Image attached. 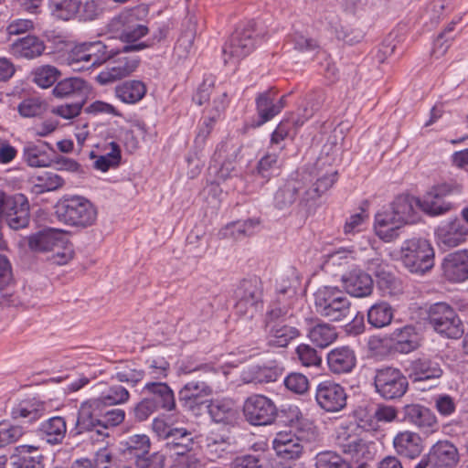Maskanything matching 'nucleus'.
<instances>
[{"mask_svg":"<svg viewBox=\"0 0 468 468\" xmlns=\"http://www.w3.org/2000/svg\"><path fill=\"white\" fill-rule=\"evenodd\" d=\"M170 365L164 357L148 360L147 375L155 380H161L167 377Z\"/></svg>","mask_w":468,"mask_h":468,"instance_id":"64","label":"nucleus"},{"mask_svg":"<svg viewBox=\"0 0 468 468\" xmlns=\"http://www.w3.org/2000/svg\"><path fill=\"white\" fill-rule=\"evenodd\" d=\"M24 158L27 165L32 167H44L50 164L48 154L41 147L35 144L25 147Z\"/></svg>","mask_w":468,"mask_h":468,"instance_id":"55","label":"nucleus"},{"mask_svg":"<svg viewBox=\"0 0 468 468\" xmlns=\"http://www.w3.org/2000/svg\"><path fill=\"white\" fill-rule=\"evenodd\" d=\"M266 330L267 344L271 347H285L292 340L300 335L296 327L278 322L271 324L269 327H266Z\"/></svg>","mask_w":468,"mask_h":468,"instance_id":"34","label":"nucleus"},{"mask_svg":"<svg viewBox=\"0 0 468 468\" xmlns=\"http://www.w3.org/2000/svg\"><path fill=\"white\" fill-rule=\"evenodd\" d=\"M100 402L103 408L107 406H115L124 404L130 399V392L128 389L121 385L115 384L109 386L106 389L102 390L98 398H94Z\"/></svg>","mask_w":468,"mask_h":468,"instance_id":"45","label":"nucleus"},{"mask_svg":"<svg viewBox=\"0 0 468 468\" xmlns=\"http://www.w3.org/2000/svg\"><path fill=\"white\" fill-rule=\"evenodd\" d=\"M444 277L453 282L468 280V250H462L448 254L442 262Z\"/></svg>","mask_w":468,"mask_h":468,"instance_id":"21","label":"nucleus"},{"mask_svg":"<svg viewBox=\"0 0 468 468\" xmlns=\"http://www.w3.org/2000/svg\"><path fill=\"white\" fill-rule=\"evenodd\" d=\"M428 323L440 335L457 339L463 334V325L455 310L446 303H436L428 311Z\"/></svg>","mask_w":468,"mask_h":468,"instance_id":"12","label":"nucleus"},{"mask_svg":"<svg viewBox=\"0 0 468 468\" xmlns=\"http://www.w3.org/2000/svg\"><path fill=\"white\" fill-rule=\"evenodd\" d=\"M122 452L124 455L133 457L135 460L149 452L151 442L145 434H134L122 443Z\"/></svg>","mask_w":468,"mask_h":468,"instance_id":"42","label":"nucleus"},{"mask_svg":"<svg viewBox=\"0 0 468 468\" xmlns=\"http://www.w3.org/2000/svg\"><path fill=\"white\" fill-rule=\"evenodd\" d=\"M55 215L60 222L66 225L85 229L95 223L97 209L87 198L73 196L57 203Z\"/></svg>","mask_w":468,"mask_h":468,"instance_id":"6","label":"nucleus"},{"mask_svg":"<svg viewBox=\"0 0 468 468\" xmlns=\"http://www.w3.org/2000/svg\"><path fill=\"white\" fill-rule=\"evenodd\" d=\"M467 235V227L458 218L444 222L436 229L438 244L446 249L459 246Z\"/></svg>","mask_w":468,"mask_h":468,"instance_id":"20","label":"nucleus"},{"mask_svg":"<svg viewBox=\"0 0 468 468\" xmlns=\"http://www.w3.org/2000/svg\"><path fill=\"white\" fill-rule=\"evenodd\" d=\"M303 184L297 179H289L278 188L274 195L273 203L276 208L285 209L290 207L299 196Z\"/></svg>","mask_w":468,"mask_h":468,"instance_id":"39","label":"nucleus"},{"mask_svg":"<svg viewBox=\"0 0 468 468\" xmlns=\"http://www.w3.org/2000/svg\"><path fill=\"white\" fill-rule=\"evenodd\" d=\"M463 185L457 179H449L430 186L417 198L418 207L430 217L445 215L455 207L451 199L463 194Z\"/></svg>","mask_w":468,"mask_h":468,"instance_id":"4","label":"nucleus"},{"mask_svg":"<svg viewBox=\"0 0 468 468\" xmlns=\"http://www.w3.org/2000/svg\"><path fill=\"white\" fill-rule=\"evenodd\" d=\"M299 302L297 297H292L284 294L277 293L275 300H273L266 312L264 324L265 327H269L271 324L277 323L278 321H285L287 318L292 317V309Z\"/></svg>","mask_w":468,"mask_h":468,"instance_id":"23","label":"nucleus"},{"mask_svg":"<svg viewBox=\"0 0 468 468\" xmlns=\"http://www.w3.org/2000/svg\"><path fill=\"white\" fill-rule=\"evenodd\" d=\"M400 420L415 426L426 435L439 431V423L435 414L427 407L411 403L402 407L399 412Z\"/></svg>","mask_w":468,"mask_h":468,"instance_id":"16","label":"nucleus"},{"mask_svg":"<svg viewBox=\"0 0 468 468\" xmlns=\"http://www.w3.org/2000/svg\"><path fill=\"white\" fill-rule=\"evenodd\" d=\"M343 282L346 292L355 297L367 296L373 290L371 275L360 270H354L344 276Z\"/></svg>","mask_w":468,"mask_h":468,"instance_id":"29","label":"nucleus"},{"mask_svg":"<svg viewBox=\"0 0 468 468\" xmlns=\"http://www.w3.org/2000/svg\"><path fill=\"white\" fill-rule=\"evenodd\" d=\"M295 353L300 363L304 367H319L322 363V357L317 350L307 344L299 345Z\"/></svg>","mask_w":468,"mask_h":468,"instance_id":"57","label":"nucleus"},{"mask_svg":"<svg viewBox=\"0 0 468 468\" xmlns=\"http://www.w3.org/2000/svg\"><path fill=\"white\" fill-rule=\"evenodd\" d=\"M365 433L356 422L340 425L335 430V444L357 464L356 468H364L377 453L376 443L366 439Z\"/></svg>","mask_w":468,"mask_h":468,"instance_id":"3","label":"nucleus"},{"mask_svg":"<svg viewBox=\"0 0 468 468\" xmlns=\"http://www.w3.org/2000/svg\"><path fill=\"white\" fill-rule=\"evenodd\" d=\"M300 437L292 433L279 432L273 440L276 454L283 460H296L303 453V446Z\"/></svg>","mask_w":468,"mask_h":468,"instance_id":"28","label":"nucleus"},{"mask_svg":"<svg viewBox=\"0 0 468 468\" xmlns=\"http://www.w3.org/2000/svg\"><path fill=\"white\" fill-rule=\"evenodd\" d=\"M114 91L115 96L121 101L127 104H134L145 96L147 88L143 81L132 80L118 84Z\"/></svg>","mask_w":468,"mask_h":468,"instance_id":"36","label":"nucleus"},{"mask_svg":"<svg viewBox=\"0 0 468 468\" xmlns=\"http://www.w3.org/2000/svg\"><path fill=\"white\" fill-rule=\"evenodd\" d=\"M46 111V105L37 98L22 101L18 105V112L27 118L39 116Z\"/></svg>","mask_w":468,"mask_h":468,"instance_id":"62","label":"nucleus"},{"mask_svg":"<svg viewBox=\"0 0 468 468\" xmlns=\"http://www.w3.org/2000/svg\"><path fill=\"white\" fill-rule=\"evenodd\" d=\"M392 340L394 341L395 349L403 354L414 351L420 346L418 334L411 325L395 329L392 333Z\"/></svg>","mask_w":468,"mask_h":468,"instance_id":"41","label":"nucleus"},{"mask_svg":"<svg viewBox=\"0 0 468 468\" xmlns=\"http://www.w3.org/2000/svg\"><path fill=\"white\" fill-rule=\"evenodd\" d=\"M296 122L290 121L289 119L282 120L271 135L269 149H276L279 153H282L284 149V145L282 143L289 135L291 126L292 124L297 125Z\"/></svg>","mask_w":468,"mask_h":468,"instance_id":"59","label":"nucleus"},{"mask_svg":"<svg viewBox=\"0 0 468 468\" xmlns=\"http://www.w3.org/2000/svg\"><path fill=\"white\" fill-rule=\"evenodd\" d=\"M292 427L298 432L296 437H300L301 441H311L316 437V428L314 422L302 414L296 415V419L292 421Z\"/></svg>","mask_w":468,"mask_h":468,"instance_id":"61","label":"nucleus"},{"mask_svg":"<svg viewBox=\"0 0 468 468\" xmlns=\"http://www.w3.org/2000/svg\"><path fill=\"white\" fill-rule=\"evenodd\" d=\"M194 371H203L206 377L202 379L186 382L178 391V400L186 410L194 415H199L207 406L206 398L213 393L214 379L218 373L209 365H200L195 367L181 365L179 367V372L182 374H190Z\"/></svg>","mask_w":468,"mask_h":468,"instance_id":"2","label":"nucleus"},{"mask_svg":"<svg viewBox=\"0 0 468 468\" xmlns=\"http://www.w3.org/2000/svg\"><path fill=\"white\" fill-rule=\"evenodd\" d=\"M37 180L35 187L37 188V193L55 191L64 184L62 177L52 172L43 173L37 176Z\"/></svg>","mask_w":468,"mask_h":468,"instance_id":"60","label":"nucleus"},{"mask_svg":"<svg viewBox=\"0 0 468 468\" xmlns=\"http://www.w3.org/2000/svg\"><path fill=\"white\" fill-rule=\"evenodd\" d=\"M401 260L410 272L423 274L434 265V251L427 239L412 238L403 243Z\"/></svg>","mask_w":468,"mask_h":468,"instance_id":"9","label":"nucleus"},{"mask_svg":"<svg viewBox=\"0 0 468 468\" xmlns=\"http://www.w3.org/2000/svg\"><path fill=\"white\" fill-rule=\"evenodd\" d=\"M40 436L51 445L62 443L67 433V423L63 417L54 416L42 421L38 428Z\"/></svg>","mask_w":468,"mask_h":468,"instance_id":"33","label":"nucleus"},{"mask_svg":"<svg viewBox=\"0 0 468 468\" xmlns=\"http://www.w3.org/2000/svg\"><path fill=\"white\" fill-rule=\"evenodd\" d=\"M327 364L335 374L349 373L356 367V354L349 346L335 347L327 354Z\"/></svg>","mask_w":468,"mask_h":468,"instance_id":"27","label":"nucleus"},{"mask_svg":"<svg viewBox=\"0 0 468 468\" xmlns=\"http://www.w3.org/2000/svg\"><path fill=\"white\" fill-rule=\"evenodd\" d=\"M143 392L150 395L147 399L154 400L157 409L160 408L166 411H173L176 409L175 393L165 382H147L143 388Z\"/></svg>","mask_w":468,"mask_h":468,"instance_id":"24","label":"nucleus"},{"mask_svg":"<svg viewBox=\"0 0 468 468\" xmlns=\"http://www.w3.org/2000/svg\"><path fill=\"white\" fill-rule=\"evenodd\" d=\"M307 336L317 347L325 348L336 340L338 334L334 325L320 321L308 329Z\"/></svg>","mask_w":468,"mask_h":468,"instance_id":"38","label":"nucleus"},{"mask_svg":"<svg viewBox=\"0 0 468 468\" xmlns=\"http://www.w3.org/2000/svg\"><path fill=\"white\" fill-rule=\"evenodd\" d=\"M337 172L326 174L318 178L314 186L305 192L304 201H309L319 197L326 192L336 181Z\"/></svg>","mask_w":468,"mask_h":468,"instance_id":"56","label":"nucleus"},{"mask_svg":"<svg viewBox=\"0 0 468 468\" xmlns=\"http://www.w3.org/2000/svg\"><path fill=\"white\" fill-rule=\"evenodd\" d=\"M431 468H454L460 461L457 447L449 441H439L429 451Z\"/></svg>","mask_w":468,"mask_h":468,"instance_id":"22","label":"nucleus"},{"mask_svg":"<svg viewBox=\"0 0 468 468\" xmlns=\"http://www.w3.org/2000/svg\"><path fill=\"white\" fill-rule=\"evenodd\" d=\"M316 468H353L339 454L332 451L319 452L315 456Z\"/></svg>","mask_w":468,"mask_h":468,"instance_id":"54","label":"nucleus"},{"mask_svg":"<svg viewBox=\"0 0 468 468\" xmlns=\"http://www.w3.org/2000/svg\"><path fill=\"white\" fill-rule=\"evenodd\" d=\"M24 434L22 426L8 421L0 422V449L16 443Z\"/></svg>","mask_w":468,"mask_h":468,"instance_id":"53","label":"nucleus"},{"mask_svg":"<svg viewBox=\"0 0 468 468\" xmlns=\"http://www.w3.org/2000/svg\"><path fill=\"white\" fill-rule=\"evenodd\" d=\"M417 198L410 195H400L391 203L389 210L376 215L375 231L379 239L389 242L399 236L401 226L416 222Z\"/></svg>","mask_w":468,"mask_h":468,"instance_id":"1","label":"nucleus"},{"mask_svg":"<svg viewBox=\"0 0 468 468\" xmlns=\"http://www.w3.org/2000/svg\"><path fill=\"white\" fill-rule=\"evenodd\" d=\"M376 391L385 399L401 398L408 390L409 382L402 372L394 367H383L376 371Z\"/></svg>","mask_w":468,"mask_h":468,"instance_id":"13","label":"nucleus"},{"mask_svg":"<svg viewBox=\"0 0 468 468\" xmlns=\"http://www.w3.org/2000/svg\"><path fill=\"white\" fill-rule=\"evenodd\" d=\"M300 282L298 271L294 267H289L282 273L277 291L281 294L296 297V290Z\"/></svg>","mask_w":468,"mask_h":468,"instance_id":"51","label":"nucleus"},{"mask_svg":"<svg viewBox=\"0 0 468 468\" xmlns=\"http://www.w3.org/2000/svg\"><path fill=\"white\" fill-rule=\"evenodd\" d=\"M396 452L403 457L414 459L423 450V442L420 434L410 431L399 432L393 439Z\"/></svg>","mask_w":468,"mask_h":468,"instance_id":"26","label":"nucleus"},{"mask_svg":"<svg viewBox=\"0 0 468 468\" xmlns=\"http://www.w3.org/2000/svg\"><path fill=\"white\" fill-rule=\"evenodd\" d=\"M62 235L63 232L56 229H44L29 238V248L38 252L54 250L62 243Z\"/></svg>","mask_w":468,"mask_h":468,"instance_id":"35","label":"nucleus"},{"mask_svg":"<svg viewBox=\"0 0 468 468\" xmlns=\"http://www.w3.org/2000/svg\"><path fill=\"white\" fill-rule=\"evenodd\" d=\"M255 22L249 21L243 27L237 28L222 48L225 64H236L247 57L255 48Z\"/></svg>","mask_w":468,"mask_h":468,"instance_id":"11","label":"nucleus"},{"mask_svg":"<svg viewBox=\"0 0 468 468\" xmlns=\"http://www.w3.org/2000/svg\"><path fill=\"white\" fill-rule=\"evenodd\" d=\"M165 441V448L172 456L190 452L195 444L193 433L186 428L177 427L173 429Z\"/></svg>","mask_w":468,"mask_h":468,"instance_id":"30","label":"nucleus"},{"mask_svg":"<svg viewBox=\"0 0 468 468\" xmlns=\"http://www.w3.org/2000/svg\"><path fill=\"white\" fill-rule=\"evenodd\" d=\"M276 92L271 89L260 93L256 98V108L259 115L257 126H261L271 121L281 112V106L275 105Z\"/></svg>","mask_w":468,"mask_h":468,"instance_id":"37","label":"nucleus"},{"mask_svg":"<svg viewBox=\"0 0 468 468\" xmlns=\"http://www.w3.org/2000/svg\"><path fill=\"white\" fill-rule=\"evenodd\" d=\"M243 412L252 425L271 424L277 417V408L273 401L263 395H251L244 402Z\"/></svg>","mask_w":468,"mask_h":468,"instance_id":"14","label":"nucleus"},{"mask_svg":"<svg viewBox=\"0 0 468 468\" xmlns=\"http://www.w3.org/2000/svg\"><path fill=\"white\" fill-rule=\"evenodd\" d=\"M3 217L12 229L18 230L27 228L30 221L27 197L23 194L9 196Z\"/></svg>","mask_w":468,"mask_h":468,"instance_id":"18","label":"nucleus"},{"mask_svg":"<svg viewBox=\"0 0 468 468\" xmlns=\"http://www.w3.org/2000/svg\"><path fill=\"white\" fill-rule=\"evenodd\" d=\"M266 153L258 162L257 173L262 178L269 180L275 174H278L282 166L280 154L276 149Z\"/></svg>","mask_w":468,"mask_h":468,"instance_id":"47","label":"nucleus"},{"mask_svg":"<svg viewBox=\"0 0 468 468\" xmlns=\"http://www.w3.org/2000/svg\"><path fill=\"white\" fill-rule=\"evenodd\" d=\"M149 46L150 44L145 42L125 45L121 52H113L114 55L112 58H115L109 63L104 70L97 75L96 80L101 85H106L129 76L137 69L140 59L138 56H128L126 54L130 51L142 50Z\"/></svg>","mask_w":468,"mask_h":468,"instance_id":"7","label":"nucleus"},{"mask_svg":"<svg viewBox=\"0 0 468 468\" xmlns=\"http://www.w3.org/2000/svg\"><path fill=\"white\" fill-rule=\"evenodd\" d=\"M394 312L389 303L379 302L367 311V322L376 328L388 325L393 319Z\"/></svg>","mask_w":468,"mask_h":468,"instance_id":"43","label":"nucleus"},{"mask_svg":"<svg viewBox=\"0 0 468 468\" xmlns=\"http://www.w3.org/2000/svg\"><path fill=\"white\" fill-rule=\"evenodd\" d=\"M81 0H50L51 13L61 20H69L77 16Z\"/></svg>","mask_w":468,"mask_h":468,"instance_id":"48","label":"nucleus"},{"mask_svg":"<svg viewBox=\"0 0 468 468\" xmlns=\"http://www.w3.org/2000/svg\"><path fill=\"white\" fill-rule=\"evenodd\" d=\"M144 370L140 368L134 362L129 361L122 363L115 367V375L112 378L134 387L144 379Z\"/></svg>","mask_w":468,"mask_h":468,"instance_id":"44","label":"nucleus"},{"mask_svg":"<svg viewBox=\"0 0 468 468\" xmlns=\"http://www.w3.org/2000/svg\"><path fill=\"white\" fill-rule=\"evenodd\" d=\"M104 408L95 399H88L80 404L74 428L77 435L88 432L94 441L105 440V429L101 422Z\"/></svg>","mask_w":468,"mask_h":468,"instance_id":"10","label":"nucleus"},{"mask_svg":"<svg viewBox=\"0 0 468 468\" xmlns=\"http://www.w3.org/2000/svg\"><path fill=\"white\" fill-rule=\"evenodd\" d=\"M86 81L80 78H67L58 81L52 93L58 99L85 100L87 96Z\"/></svg>","mask_w":468,"mask_h":468,"instance_id":"31","label":"nucleus"},{"mask_svg":"<svg viewBox=\"0 0 468 468\" xmlns=\"http://www.w3.org/2000/svg\"><path fill=\"white\" fill-rule=\"evenodd\" d=\"M388 264L378 258H372L367 261V270L378 278L379 286L387 289L396 288V278L387 270Z\"/></svg>","mask_w":468,"mask_h":468,"instance_id":"46","label":"nucleus"},{"mask_svg":"<svg viewBox=\"0 0 468 468\" xmlns=\"http://www.w3.org/2000/svg\"><path fill=\"white\" fill-rule=\"evenodd\" d=\"M344 387L331 380L320 382L315 388V401L326 412H338L346 406Z\"/></svg>","mask_w":468,"mask_h":468,"instance_id":"15","label":"nucleus"},{"mask_svg":"<svg viewBox=\"0 0 468 468\" xmlns=\"http://www.w3.org/2000/svg\"><path fill=\"white\" fill-rule=\"evenodd\" d=\"M87 53L90 68L100 66L110 58H112V49L109 50L108 47L101 41L85 42Z\"/></svg>","mask_w":468,"mask_h":468,"instance_id":"49","label":"nucleus"},{"mask_svg":"<svg viewBox=\"0 0 468 468\" xmlns=\"http://www.w3.org/2000/svg\"><path fill=\"white\" fill-rule=\"evenodd\" d=\"M67 63L75 71L90 69L89 55L85 44L75 46L68 55Z\"/></svg>","mask_w":468,"mask_h":468,"instance_id":"52","label":"nucleus"},{"mask_svg":"<svg viewBox=\"0 0 468 468\" xmlns=\"http://www.w3.org/2000/svg\"><path fill=\"white\" fill-rule=\"evenodd\" d=\"M85 102V100H76L72 103H65L53 107L51 112L65 120H70L80 115Z\"/></svg>","mask_w":468,"mask_h":468,"instance_id":"63","label":"nucleus"},{"mask_svg":"<svg viewBox=\"0 0 468 468\" xmlns=\"http://www.w3.org/2000/svg\"><path fill=\"white\" fill-rule=\"evenodd\" d=\"M110 27L127 43L135 42L148 33V27L138 22L137 14L133 10L123 12L114 17Z\"/></svg>","mask_w":468,"mask_h":468,"instance_id":"17","label":"nucleus"},{"mask_svg":"<svg viewBox=\"0 0 468 468\" xmlns=\"http://www.w3.org/2000/svg\"><path fill=\"white\" fill-rule=\"evenodd\" d=\"M206 408L212 420L217 423L233 424L238 420V410L230 399H212Z\"/></svg>","mask_w":468,"mask_h":468,"instance_id":"32","label":"nucleus"},{"mask_svg":"<svg viewBox=\"0 0 468 468\" xmlns=\"http://www.w3.org/2000/svg\"><path fill=\"white\" fill-rule=\"evenodd\" d=\"M407 371L410 379L414 383L436 380L443 374L441 364L429 356H421L410 361Z\"/></svg>","mask_w":468,"mask_h":468,"instance_id":"19","label":"nucleus"},{"mask_svg":"<svg viewBox=\"0 0 468 468\" xmlns=\"http://www.w3.org/2000/svg\"><path fill=\"white\" fill-rule=\"evenodd\" d=\"M60 71L54 66L43 65L32 71V80L38 87L47 89L51 87L59 78Z\"/></svg>","mask_w":468,"mask_h":468,"instance_id":"50","label":"nucleus"},{"mask_svg":"<svg viewBox=\"0 0 468 468\" xmlns=\"http://www.w3.org/2000/svg\"><path fill=\"white\" fill-rule=\"evenodd\" d=\"M112 151L107 154L101 155L94 162V167L102 172L108 171L111 167H115L121 161V149L117 143L112 142Z\"/></svg>","mask_w":468,"mask_h":468,"instance_id":"58","label":"nucleus"},{"mask_svg":"<svg viewBox=\"0 0 468 468\" xmlns=\"http://www.w3.org/2000/svg\"><path fill=\"white\" fill-rule=\"evenodd\" d=\"M317 314L330 322L349 320L353 315L352 304L346 293L333 286H323L314 294Z\"/></svg>","mask_w":468,"mask_h":468,"instance_id":"5","label":"nucleus"},{"mask_svg":"<svg viewBox=\"0 0 468 468\" xmlns=\"http://www.w3.org/2000/svg\"><path fill=\"white\" fill-rule=\"evenodd\" d=\"M236 314L245 319H252L263 308L261 280L257 276L242 280L236 291Z\"/></svg>","mask_w":468,"mask_h":468,"instance_id":"8","label":"nucleus"},{"mask_svg":"<svg viewBox=\"0 0 468 468\" xmlns=\"http://www.w3.org/2000/svg\"><path fill=\"white\" fill-rule=\"evenodd\" d=\"M45 49L43 40L36 36L27 35L14 41L9 51L16 58L34 59L40 57Z\"/></svg>","mask_w":468,"mask_h":468,"instance_id":"25","label":"nucleus"},{"mask_svg":"<svg viewBox=\"0 0 468 468\" xmlns=\"http://www.w3.org/2000/svg\"><path fill=\"white\" fill-rule=\"evenodd\" d=\"M46 411V405L43 401L36 399L24 400L14 407L11 411L13 419H25L32 423L39 420Z\"/></svg>","mask_w":468,"mask_h":468,"instance_id":"40","label":"nucleus"}]
</instances>
